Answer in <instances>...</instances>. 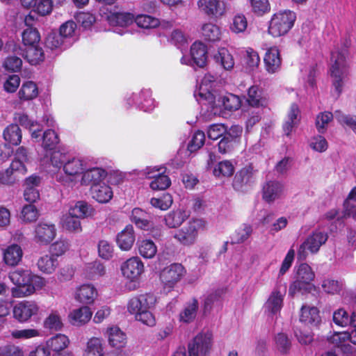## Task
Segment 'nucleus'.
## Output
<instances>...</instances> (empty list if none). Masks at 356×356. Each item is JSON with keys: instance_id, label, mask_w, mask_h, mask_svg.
I'll list each match as a JSON object with an SVG mask.
<instances>
[{"instance_id": "nucleus-1", "label": "nucleus", "mask_w": 356, "mask_h": 356, "mask_svg": "<svg viewBox=\"0 0 356 356\" xmlns=\"http://www.w3.org/2000/svg\"><path fill=\"white\" fill-rule=\"evenodd\" d=\"M9 279L15 285L11 289L14 298H22L33 294L46 284L44 278L34 275L27 268H18L9 273Z\"/></svg>"}, {"instance_id": "nucleus-2", "label": "nucleus", "mask_w": 356, "mask_h": 356, "mask_svg": "<svg viewBox=\"0 0 356 356\" xmlns=\"http://www.w3.org/2000/svg\"><path fill=\"white\" fill-rule=\"evenodd\" d=\"M346 56L347 50L342 46H336L331 52L330 72L332 85L337 97L341 94L349 74Z\"/></svg>"}, {"instance_id": "nucleus-3", "label": "nucleus", "mask_w": 356, "mask_h": 356, "mask_svg": "<svg viewBox=\"0 0 356 356\" xmlns=\"http://www.w3.org/2000/svg\"><path fill=\"white\" fill-rule=\"evenodd\" d=\"M206 227L207 222L203 219L192 218L186 226L176 231L173 237L181 245L191 246L197 242L199 233L205 230Z\"/></svg>"}, {"instance_id": "nucleus-4", "label": "nucleus", "mask_w": 356, "mask_h": 356, "mask_svg": "<svg viewBox=\"0 0 356 356\" xmlns=\"http://www.w3.org/2000/svg\"><path fill=\"white\" fill-rule=\"evenodd\" d=\"M296 19V13L289 10L275 13L270 22L268 33L273 37L285 35L293 27Z\"/></svg>"}, {"instance_id": "nucleus-5", "label": "nucleus", "mask_w": 356, "mask_h": 356, "mask_svg": "<svg viewBox=\"0 0 356 356\" xmlns=\"http://www.w3.org/2000/svg\"><path fill=\"white\" fill-rule=\"evenodd\" d=\"M314 277L315 273L312 268L307 264H301L297 269L296 280L289 286V295L309 292L314 287L312 282Z\"/></svg>"}, {"instance_id": "nucleus-6", "label": "nucleus", "mask_w": 356, "mask_h": 356, "mask_svg": "<svg viewBox=\"0 0 356 356\" xmlns=\"http://www.w3.org/2000/svg\"><path fill=\"white\" fill-rule=\"evenodd\" d=\"M181 63L192 67H203L207 61V46H181Z\"/></svg>"}, {"instance_id": "nucleus-7", "label": "nucleus", "mask_w": 356, "mask_h": 356, "mask_svg": "<svg viewBox=\"0 0 356 356\" xmlns=\"http://www.w3.org/2000/svg\"><path fill=\"white\" fill-rule=\"evenodd\" d=\"M328 238L327 232L316 229L310 234L298 250V258L305 260L308 253L316 254L320 248L326 243Z\"/></svg>"}, {"instance_id": "nucleus-8", "label": "nucleus", "mask_w": 356, "mask_h": 356, "mask_svg": "<svg viewBox=\"0 0 356 356\" xmlns=\"http://www.w3.org/2000/svg\"><path fill=\"white\" fill-rule=\"evenodd\" d=\"M150 89L143 88L139 92L127 95L125 102L128 106H136L145 112H151L156 106V103L152 97Z\"/></svg>"}, {"instance_id": "nucleus-9", "label": "nucleus", "mask_w": 356, "mask_h": 356, "mask_svg": "<svg viewBox=\"0 0 356 356\" xmlns=\"http://www.w3.org/2000/svg\"><path fill=\"white\" fill-rule=\"evenodd\" d=\"M211 347L212 334L209 332H201L188 343V355L207 356Z\"/></svg>"}, {"instance_id": "nucleus-10", "label": "nucleus", "mask_w": 356, "mask_h": 356, "mask_svg": "<svg viewBox=\"0 0 356 356\" xmlns=\"http://www.w3.org/2000/svg\"><path fill=\"white\" fill-rule=\"evenodd\" d=\"M186 270L180 264H172L164 268L160 273V280L163 289L167 292L171 291L184 276Z\"/></svg>"}, {"instance_id": "nucleus-11", "label": "nucleus", "mask_w": 356, "mask_h": 356, "mask_svg": "<svg viewBox=\"0 0 356 356\" xmlns=\"http://www.w3.org/2000/svg\"><path fill=\"white\" fill-rule=\"evenodd\" d=\"M165 168L149 166L143 170V175L147 179H152L149 187L153 191L165 190L171 185L168 176L164 175Z\"/></svg>"}, {"instance_id": "nucleus-12", "label": "nucleus", "mask_w": 356, "mask_h": 356, "mask_svg": "<svg viewBox=\"0 0 356 356\" xmlns=\"http://www.w3.org/2000/svg\"><path fill=\"white\" fill-rule=\"evenodd\" d=\"M120 269L123 277L134 283L135 288L144 273L145 267L139 257H133L123 262Z\"/></svg>"}, {"instance_id": "nucleus-13", "label": "nucleus", "mask_w": 356, "mask_h": 356, "mask_svg": "<svg viewBox=\"0 0 356 356\" xmlns=\"http://www.w3.org/2000/svg\"><path fill=\"white\" fill-rule=\"evenodd\" d=\"M243 128L239 125H232L218 144V151L221 154H229L236 148L241 142Z\"/></svg>"}, {"instance_id": "nucleus-14", "label": "nucleus", "mask_w": 356, "mask_h": 356, "mask_svg": "<svg viewBox=\"0 0 356 356\" xmlns=\"http://www.w3.org/2000/svg\"><path fill=\"white\" fill-rule=\"evenodd\" d=\"M56 225L49 221L41 220L33 231V241L40 245H49L56 236Z\"/></svg>"}, {"instance_id": "nucleus-15", "label": "nucleus", "mask_w": 356, "mask_h": 356, "mask_svg": "<svg viewBox=\"0 0 356 356\" xmlns=\"http://www.w3.org/2000/svg\"><path fill=\"white\" fill-rule=\"evenodd\" d=\"M39 309L40 307L35 301L23 300L14 306L13 316L18 321L25 323L33 316L37 315Z\"/></svg>"}, {"instance_id": "nucleus-16", "label": "nucleus", "mask_w": 356, "mask_h": 356, "mask_svg": "<svg viewBox=\"0 0 356 356\" xmlns=\"http://www.w3.org/2000/svg\"><path fill=\"white\" fill-rule=\"evenodd\" d=\"M200 11L209 17H220L226 13V4L222 0H198Z\"/></svg>"}, {"instance_id": "nucleus-17", "label": "nucleus", "mask_w": 356, "mask_h": 356, "mask_svg": "<svg viewBox=\"0 0 356 356\" xmlns=\"http://www.w3.org/2000/svg\"><path fill=\"white\" fill-rule=\"evenodd\" d=\"M215 81L216 77L211 74H206L202 77L194 92V96L197 101L204 99L211 102L215 100L213 93Z\"/></svg>"}, {"instance_id": "nucleus-18", "label": "nucleus", "mask_w": 356, "mask_h": 356, "mask_svg": "<svg viewBox=\"0 0 356 356\" xmlns=\"http://www.w3.org/2000/svg\"><path fill=\"white\" fill-rule=\"evenodd\" d=\"M156 298L153 294L146 293L130 299L127 303L128 312L135 317L140 312L149 309L154 305Z\"/></svg>"}, {"instance_id": "nucleus-19", "label": "nucleus", "mask_w": 356, "mask_h": 356, "mask_svg": "<svg viewBox=\"0 0 356 356\" xmlns=\"http://www.w3.org/2000/svg\"><path fill=\"white\" fill-rule=\"evenodd\" d=\"M257 170L252 165H248L240 170L235 175L233 186L236 190L242 191L250 186L256 179Z\"/></svg>"}, {"instance_id": "nucleus-20", "label": "nucleus", "mask_w": 356, "mask_h": 356, "mask_svg": "<svg viewBox=\"0 0 356 356\" xmlns=\"http://www.w3.org/2000/svg\"><path fill=\"white\" fill-rule=\"evenodd\" d=\"M13 51L22 54L31 64L37 65L44 59V51L40 46H14Z\"/></svg>"}, {"instance_id": "nucleus-21", "label": "nucleus", "mask_w": 356, "mask_h": 356, "mask_svg": "<svg viewBox=\"0 0 356 356\" xmlns=\"http://www.w3.org/2000/svg\"><path fill=\"white\" fill-rule=\"evenodd\" d=\"M107 171L99 167L91 168L85 170L81 179V184L90 186V187L103 183L107 177Z\"/></svg>"}, {"instance_id": "nucleus-22", "label": "nucleus", "mask_w": 356, "mask_h": 356, "mask_svg": "<svg viewBox=\"0 0 356 356\" xmlns=\"http://www.w3.org/2000/svg\"><path fill=\"white\" fill-rule=\"evenodd\" d=\"M284 296L285 289L282 291L278 288L275 289L264 304L265 312L268 315H276L279 313L283 306Z\"/></svg>"}, {"instance_id": "nucleus-23", "label": "nucleus", "mask_w": 356, "mask_h": 356, "mask_svg": "<svg viewBox=\"0 0 356 356\" xmlns=\"http://www.w3.org/2000/svg\"><path fill=\"white\" fill-rule=\"evenodd\" d=\"M86 169L85 161L79 156L68 157L63 168L64 173L70 178L83 175Z\"/></svg>"}, {"instance_id": "nucleus-24", "label": "nucleus", "mask_w": 356, "mask_h": 356, "mask_svg": "<svg viewBox=\"0 0 356 356\" xmlns=\"http://www.w3.org/2000/svg\"><path fill=\"white\" fill-rule=\"evenodd\" d=\"M39 176L33 175L27 177L24 182V200L31 204L35 202L40 198V193L37 187L40 184Z\"/></svg>"}, {"instance_id": "nucleus-25", "label": "nucleus", "mask_w": 356, "mask_h": 356, "mask_svg": "<svg viewBox=\"0 0 356 356\" xmlns=\"http://www.w3.org/2000/svg\"><path fill=\"white\" fill-rule=\"evenodd\" d=\"M300 321L305 325L317 326L321 321L318 309L314 306L304 305L300 309Z\"/></svg>"}, {"instance_id": "nucleus-26", "label": "nucleus", "mask_w": 356, "mask_h": 356, "mask_svg": "<svg viewBox=\"0 0 356 356\" xmlns=\"http://www.w3.org/2000/svg\"><path fill=\"white\" fill-rule=\"evenodd\" d=\"M283 189V184L280 181H266L263 186V199L268 203H272L281 197Z\"/></svg>"}, {"instance_id": "nucleus-27", "label": "nucleus", "mask_w": 356, "mask_h": 356, "mask_svg": "<svg viewBox=\"0 0 356 356\" xmlns=\"http://www.w3.org/2000/svg\"><path fill=\"white\" fill-rule=\"evenodd\" d=\"M98 295L97 289L92 284L81 285L76 290L75 299L83 305L92 304Z\"/></svg>"}, {"instance_id": "nucleus-28", "label": "nucleus", "mask_w": 356, "mask_h": 356, "mask_svg": "<svg viewBox=\"0 0 356 356\" xmlns=\"http://www.w3.org/2000/svg\"><path fill=\"white\" fill-rule=\"evenodd\" d=\"M135 233L132 225H127L123 230L116 236V243L123 251H129L135 242Z\"/></svg>"}, {"instance_id": "nucleus-29", "label": "nucleus", "mask_w": 356, "mask_h": 356, "mask_svg": "<svg viewBox=\"0 0 356 356\" xmlns=\"http://www.w3.org/2000/svg\"><path fill=\"white\" fill-rule=\"evenodd\" d=\"M68 211L70 215L76 216V218H92L96 214V210L88 202L80 200L72 204Z\"/></svg>"}, {"instance_id": "nucleus-30", "label": "nucleus", "mask_w": 356, "mask_h": 356, "mask_svg": "<svg viewBox=\"0 0 356 356\" xmlns=\"http://www.w3.org/2000/svg\"><path fill=\"white\" fill-rule=\"evenodd\" d=\"M190 216V212L184 209H177L164 216L165 225L168 228L179 227Z\"/></svg>"}, {"instance_id": "nucleus-31", "label": "nucleus", "mask_w": 356, "mask_h": 356, "mask_svg": "<svg viewBox=\"0 0 356 356\" xmlns=\"http://www.w3.org/2000/svg\"><path fill=\"white\" fill-rule=\"evenodd\" d=\"M92 312L88 306H82L72 310L69 314L70 323L74 326L80 327L90 321Z\"/></svg>"}, {"instance_id": "nucleus-32", "label": "nucleus", "mask_w": 356, "mask_h": 356, "mask_svg": "<svg viewBox=\"0 0 356 356\" xmlns=\"http://www.w3.org/2000/svg\"><path fill=\"white\" fill-rule=\"evenodd\" d=\"M264 63L268 72L273 74L277 72L281 66L280 50L277 46L270 47L264 56Z\"/></svg>"}, {"instance_id": "nucleus-33", "label": "nucleus", "mask_w": 356, "mask_h": 356, "mask_svg": "<svg viewBox=\"0 0 356 356\" xmlns=\"http://www.w3.org/2000/svg\"><path fill=\"white\" fill-rule=\"evenodd\" d=\"M14 120L22 127L28 129L31 131V137L33 138H39L42 128L37 121L30 119L29 116L24 113H15Z\"/></svg>"}, {"instance_id": "nucleus-34", "label": "nucleus", "mask_w": 356, "mask_h": 356, "mask_svg": "<svg viewBox=\"0 0 356 356\" xmlns=\"http://www.w3.org/2000/svg\"><path fill=\"white\" fill-rule=\"evenodd\" d=\"M108 342L111 347L115 349L124 348L127 343L125 333L117 326L108 327L106 330Z\"/></svg>"}, {"instance_id": "nucleus-35", "label": "nucleus", "mask_w": 356, "mask_h": 356, "mask_svg": "<svg viewBox=\"0 0 356 356\" xmlns=\"http://www.w3.org/2000/svg\"><path fill=\"white\" fill-rule=\"evenodd\" d=\"M92 197L99 203H107L113 197L111 188L104 182L90 187Z\"/></svg>"}, {"instance_id": "nucleus-36", "label": "nucleus", "mask_w": 356, "mask_h": 356, "mask_svg": "<svg viewBox=\"0 0 356 356\" xmlns=\"http://www.w3.org/2000/svg\"><path fill=\"white\" fill-rule=\"evenodd\" d=\"M23 251L17 244H12L4 249L3 259L6 264L10 266L17 265L22 260Z\"/></svg>"}, {"instance_id": "nucleus-37", "label": "nucleus", "mask_w": 356, "mask_h": 356, "mask_svg": "<svg viewBox=\"0 0 356 356\" xmlns=\"http://www.w3.org/2000/svg\"><path fill=\"white\" fill-rule=\"evenodd\" d=\"M300 120V109L296 104H292L288 112L286 119L283 124V131L289 136L297 127Z\"/></svg>"}, {"instance_id": "nucleus-38", "label": "nucleus", "mask_w": 356, "mask_h": 356, "mask_svg": "<svg viewBox=\"0 0 356 356\" xmlns=\"http://www.w3.org/2000/svg\"><path fill=\"white\" fill-rule=\"evenodd\" d=\"M216 63L220 64L225 70H231L234 66V60L232 55L225 47L218 48V51L213 55Z\"/></svg>"}, {"instance_id": "nucleus-39", "label": "nucleus", "mask_w": 356, "mask_h": 356, "mask_svg": "<svg viewBox=\"0 0 356 356\" xmlns=\"http://www.w3.org/2000/svg\"><path fill=\"white\" fill-rule=\"evenodd\" d=\"M198 302L196 299L187 303L179 314V321L181 323L188 324L193 322L197 316Z\"/></svg>"}, {"instance_id": "nucleus-40", "label": "nucleus", "mask_w": 356, "mask_h": 356, "mask_svg": "<svg viewBox=\"0 0 356 356\" xmlns=\"http://www.w3.org/2000/svg\"><path fill=\"white\" fill-rule=\"evenodd\" d=\"M247 102L252 107L264 106L266 99L259 86H252L248 90Z\"/></svg>"}, {"instance_id": "nucleus-41", "label": "nucleus", "mask_w": 356, "mask_h": 356, "mask_svg": "<svg viewBox=\"0 0 356 356\" xmlns=\"http://www.w3.org/2000/svg\"><path fill=\"white\" fill-rule=\"evenodd\" d=\"M70 340L67 336L62 334H57L46 341V346L49 350L54 353L63 351L69 345Z\"/></svg>"}, {"instance_id": "nucleus-42", "label": "nucleus", "mask_w": 356, "mask_h": 356, "mask_svg": "<svg viewBox=\"0 0 356 356\" xmlns=\"http://www.w3.org/2000/svg\"><path fill=\"white\" fill-rule=\"evenodd\" d=\"M241 62L246 71L252 72L258 67L260 58L256 51L248 47L243 55Z\"/></svg>"}, {"instance_id": "nucleus-43", "label": "nucleus", "mask_w": 356, "mask_h": 356, "mask_svg": "<svg viewBox=\"0 0 356 356\" xmlns=\"http://www.w3.org/2000/svg\"><path fill=\"white\" fill-rule=\"evenodd\" d=\"M5 141L13 145H18L22 140V131L17 124L8 125L3 132Z\"/></svg>"}, {"instance_id": "nucleus-44", "label": "nucleus", "mask_w": 356, "mask_h": 356, "mask_svg": "<svg viewBox=\"0 0 356 356\" xmlns=\"http://www.w3.org/2000/svg\"><path fill=\"white\" fill-rule=\"evenodd\" d=\"M43 327L50 331H59L63 327L60 314L57 310H51L43 321Z\"/></svg>"}, {"instance_id": "nucleus-45", "label": "nucleus", "mask_w": 356, "mask_h": 356, "mask_svg": "<svg viewBox=\"0 0 356 356\" xmlns=\"http://www.w3.org/2000/svg\"><path fill=\"white\" fill-rule=\"evenodd\" d=\"M46 157L49 159L50 164L58 169L63 168V164L67 159V152L63 148L53 149L46 152Z\"/></svg>"}, {"instance_id": "nucleus-46", "label": "nucleus", "mask_w": 356, "mask_h": 356, "mask_svg": "<svg viewBox=\"0 0 356 356\" xmlns=\"http://www.w3.org/2000/svg\"><path fill=\"white\" fill-rule=\"evenodd\" d=\"M131 220L138 228L142 229H149L152 226L149 215L139 208L132 210Z\"/></svg>"}, {"instance_id": "nucleus-47", "label": "nucleus", "mask_w": 356, "mask_h": 356, "mask_svg": "<svg viewBox=\"0 0 356 356\" xmlns=\"http://www.w3.org/2000/svg\"><path fill=\"white\" fill-rule=\"evenodd\" d=\"M38 95V88L33 81H28L22 85L18 97L22 101H29L36 98Z\"/></svg>"}, {"instance_id": "nucleus-48", "label": "nucleus", "mask_w": 356, "mask_h": 356, "mask_svg": "<svg viewBox=\"0 0 356 356\" xmlns=\"http://www.w3.org/2000/svg\"><path fill=\"white\" fill-rule=\"evenodd\" d=\"M84 356H104L102 339L99 337H91L86 343Z\"/></svg>"}, {"instance_id": "nucleus-49", "label": "nucleus", "mask_w": 356, "mask_h": 356, "mask_svg": "<svg viewBox=\"0 0 356 356\" xmlns=\"http://www.w3.org/2000/svg\"><path fill=\"white\" fill-rule=\"evenodd\" d=\"M108 22L112 26H128L134 22V16L130 13H115L108 16Z\"/></svg>"}, {"instance_id": "nucleus-50", "label": "nucleus", "mask_w": 356, "mask_h": 356, "mask_svg": "<svg viewBox=\"0 0 356 356\" xmlns=\"http://www.w3.org/2000/svg\"><path fill=\"white\" fill-rule=\"evenodd\" d=\"M58 265V260L51 255L40 257L37 262L38 269L45 274L53 273Z\"/></svg>"}, {"instance_id": "nucleus-51", "label": "nucleus", "mask_w": 356, "mask_h": 356, "mask_svg": "<svg viewBox=\"0 0 356 356\" xmlns=\"http://www.w3.org/2000/svg\"><path fill=\"white\" fill-rule=\"evenodd\" d=\"M218 105L224 108V109L232 111L238 110L241 105L240 98L232 93H228L224 96L219 97Z\"/></svg>"}, {"instance_id": "nucleus-52", "label": "nucleus", "mask_w": 356, "mask_h": 356, "mask_svg": "<svg viewBox=\"0 0 356 356\" xmlns=\"http://www.w3.org/2000/svg\"><path fill=\"white\" fill-rule=\"evenodd\" d=\"M76 29V24L72 20L67 21L63 23L59 29V38L60 39L56 40V43H65L69 42L67 39L72 38L75 35V31Z\"/></svg>"}, {"instance_id": "nucleus-53", "label": "nucleus", "mask_w": 356, "mask_h": 356, "mask_svg": "<svg viewBox=\"0 0 356 356\" xmlns=\"http://www.w3.org/2000/svg\"><path fill=\"white\" fill-rule=\"evenodd\" d=\"M139 254L145 259L153 258L157 252L155 243L149 239H143L138 242Z\"/></svg>"}, {"instance_id": "nucleus-54", "label": "nucleus", "mask_w": 356, "mask_h": 356, "mask_svg": "<svg viewBox=\"0 0 356 356\" xmlns=\"http://www.w3.org/2000/svg\"><path fill=\"white\" fill-rule=\"evenodd\" d=\"M62 227L70 232H80L82 230L79 218L68 213L64 215L61 219Z\"/></svg>"}, {"instance_id": "nucleus-55", "label": "nucleus", "mask_w": 356, "mask_h": 356, "mask_svg": "<svg viewBox=\"0 0 356 356\" xmlns=\"http://www.w3.org/2000/svg\"><path fill=\"white\" fill-rule=\"evenodd\" d=\"M332 318L334 323L341 327H346L349 325H351L353 323H355L356 322V318H353V314L350 316L343 308L336 310L333 313Z\"/></svg>"}, {"instance_id": "nucleus-56", "label": "nucleus", "mask_w": 356, "mask_h": 356, "mask_svg": "<svg viewBox=\"0 0 356 356\" xmlns=\"http://www.w3.org/2000/svg\"><path fill=\"white\" fill-rule=\"evenodd\" d=\"M223 293V289H218L215 291H210L204 296V310L205 312L210 311L213 305L220 303Z\"/></svg>"}, {"instance_id": "nucleus-57", "label": "nucleus", "mask_w": 356, "mask_h": 356, "mask_svg": "<svg viewBox=\"0 0 356 356\" xmlns=\"http://www.w3.org/2000/svg\"><path fill=\"white\" fill-rule=\"evenodd\" d=\"M58 143V136L54 130L49 129L44 132L42 146L46 150V152L53 150Z\"/></svg>"}, {"instance_id": "nucleus-58", "label": "nucleus", "mask_w": 356, "mask_h": 356, "mask_svg": "<svg viewBox=\"0 0 356 356\" xmlns=\"http://www.w3.org/2000/svg\"><path fill=\"white\" fill-rule=\"evenodd\" d=\"M202 35L207 41L216 42L220 38V29L215 24L211 23L205 24L202 28Z\"/></svg>"}, {"instance_id": "nucleus-59", "label": "nucleus", "mask_w": 356, "mask_h": 356, "mask_svg": "<svg viewBox=\"0 0 356 356\" xmlns=\"http://www.w3.org/2000/svg\"><path fill=\"white\" fill-rule=\"evenodd\" d=\"M134 22L138 26L143 29H154L161 24L159 19L148 15H138L134 17Z\"/></svg>"}, {"instance_id": "nucleus-60", "label": "nucleus", "mask_w": 356, "mask_h": 356, "mask_svg": "<svg viewBox=\"0 0 356 356\" xmlns=\"http://www.w3.org/2000/svg\"><path fill=\"white\" fill-rule=\"evenodd\" d=\"M343 282L341 280L330 278L325 279L321 284L323 290L329 294L339 293L343 289Z\"/></svg>"}, {"instance_id": "nucleus-61", "label": "nucleus", "mask_w": 356, "mask_h": 356, "mask_svg": "<svg viewBox=\"0 0 356 356\" xmlns=\"http://www.w3.org/2000/svg\"><path fill=\"white\" fill-rule=\"evenodd\" d=\"M39 211L33 204L24 205L20 213V218L24 222H32L39 218Z\"/></svg>"}, {"instance_id": "nucleus-62", "label": "nucleus", "mask_w": 356, "mask_h": 356, "mask_svg": "<svg viewBox=\"0 0 356 356\" xmlns=\"http://www.w3.org/2000/svg\"><path fill=\"white\" fill-rule=\"evenodd\" d=\"M205 141V134L203 131L197 130L193 133L191 138L187 145V149L191 153L195 152L200 149Z\"/></svg>"}, {"instance_id": "nucleus-63", "label": "nucleus", "mask_w": 356, "mask_h": 356, "mask_svg": "<svg viewBox=\"0 0 356 356\" xmlns=\"http://www.w3.org/2000/svg\"><path fill=\"white\" fill-rule=\"evenodd\" d=\"M275 347L281 355H288L291 347V342L287 335L279 333L275 338Z\"/></svg>"}, {"instance_id": "nucleus-64", "label": "nucleus", "mask_w": 356, "mask_h": 356, "mask_svg": "<svg viewBox=\"0 0 356 356\" xmlns=\"http://www.w3.org/2000/svg\"><path fill=\"white\" fill-rule=\"evenodd\" d=\"M234 172V165L229 161L219 162L213 169V175L218 177L232 176Z\"/></svg>"}]
</instances>
